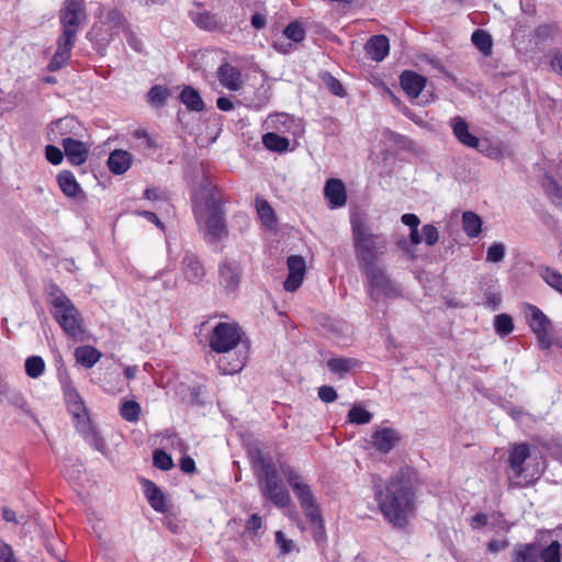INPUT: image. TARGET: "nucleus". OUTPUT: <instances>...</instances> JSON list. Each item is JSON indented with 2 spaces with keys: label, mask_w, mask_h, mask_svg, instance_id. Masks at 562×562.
<instances>
[{
  "label": "nucleus",
  "mask_w": 562,
  "mask_h": 562,
  "mask_svg": "<svg viewBox=\"0 0 562 562\" xmlns=\"http://www.w3.org/2000/svg\"><path fill=\"white\" fill-rule=\"evenodd\" d=\"M418 473L411 465L401 467L385 483L374 482V499L385 520L393 527L404 528L414 510Z\"/></svg>",
  "instance_id": "obj_1"
},
{
  "label": "nucleus",
  "mask_w": 562,
  "mask_h": 562,
  "mask_svg": "<svg viewBox=\"0 0 562 562\" xmlns=\"http://www.w3.org/2000/svg\"><path fill=\"white\" fill-rule=\"evenodd\" d=\"M86 18L83 0H65L59 11L61 34L57 38V48L49 64V71L61 69L70 59L77 34Z\"/></svg>",
  "instance_id": "obj_2"
},
{
  "label": "nucleus",
  "mask_w": 562,
  "mask_h": 562,
  "mask_svg": "<svg viewBox=\"0 0 562 562\" xmlns=\"http://www.w3.org/2000/svg\"><path fill=\"white\" fill-rule=\"evenodd\" d=\"M244 336L241 327L235 322H222L214 326L209 346L212 351L222 355L217 360V368L222 374L238 373L245 366L247 355L239 353L233 360H228L227 355L236 349Z\"/></svg>",
  "instance_id": "obj_3"
},
{
  "label": "nucleus",
  "mask_w": 562,
  "mask_h": 562,
  "mask_svg": "<svg viewBox=\"0 0 562 562\" xmlns=\"http://www.w3.org/2000/svg\"><path fill=\"white\" fill-rule=\"evenodd\" d=\"M193 213L199 232L206 244L215 245L227 238L228 229L225 224L224 212L214 192H209L201 199L195 198Z\"/></svg>",
  "instance_id": "obj_4"
},
{
  "label": "nucleus",
  "mask_w": 562,
  "mask_h": 562,
  "mask_svg": "<svg viewBox=\"0 0 562 562\" xmlns=\"http://www.w3.org/2000/svg\"><path fill=\"white\" fill-rule=\"evenodd\" d=\"M47 305L63 331L76 341H82L86 329L81 313L56 283L47 286Z\"/></svg>",
  "instance_id": "obj_5"
},
{
  "label": "nucleus",
  "mask_w": 562,
  "mask_h": 562,
  "mask_svg": "<svg viewBox=\"0 0 562 562\" xmlns=\"http://www.w3.org/2000/svg\"><path fill=\"white\" fill-rule=\"evenodd\" d=\"M355 257L359 269L379 263L387 248V239L383 234L373 233L366 220L352 216L350 220Z\"/></svg>",
  "instance_id": "obj_6"
},
{
  "label": "nucleus",
  "mask_w": 562,
  "mask_h": 562,
  "mask_svg": "<svg viewBox=\"0 0 562 562\" xmlns=\"http://www.w3.org/2000/svg\"><path fill=\"white\" fill-rule=\"evenodd\" d=\"M280 470L297 498L306 519L313 525L323 526L321 512L310 486L302 481L301 475L293 467L281 464Z\"/></svg>",
  "instance_id": "obj_7"
},
{
  "label": "nucleus",
  "mask_w": 562,
  "mask_h": 562,
  "mask_svg": "<svg viewBox=\"0 0 562 562\" xmlns=\"http://www.w3.org/2000/svg\"><path fill=\"white\" fill-rule=\"evenodd\" d=\"M360 271L367 279V291L374 302H379L382 297L393 300L402 295L400 286L379 263L362 268Z\"/></svg>",
  "instance_id": "obj_8"
},
{
  "label": "nucleus",
  "mask_w": 562,
  "mask_h": 562,
  "mask_svg": "<svg viewBox=\"0 0 562 562\" xmlns=\"http://www.w3.org/2000/svg\"><path fill=\"white\" fill-rule=\"evenodd\" d=\"M244 270L241 263L233 258H224L217 266V282L227 296H235L240 288Z\"/></svg>",
  "instance_id": "obj_9"
},
{
  "label": "nucleus",
  "mask_w": 562,
  "mask_h": 562,
  "mask_svg": "<svg viewBox=\"0 0 562 562\" xmlns=\"http://www.w3.org/2000/svg\"><path fill=\"white\" fill-rule=\"evenodd\" d=\"M525 313L527 323L532 333L537 336L540 348L549 349L552 345L551 321L539 307L532 304H526Z\"/></svg>",
  "instance_id": "obj_10"
},
{
  "label": "nucleus",
  "mask_w": 562,
  "mask_h": 562,
  "mask_svg": "<svg viewBox=\"0 0 562 562\" xmlns=\"http://www.w3.org/2000/svg\"><path fill=\"white\" fill-rule=\"evenodd\" d=\"M260 491L262 495L271 501L274 506L285 508L291 503V496L282 484L278 474L262 477L259 480Z\"/></svg>",
  "instance_id": "obj_11"
},
{
  "label": "nucleus",
  "mask_w": 562,
  "mask_h": 562,
  "mask_svg": "<svg viewBox=\"0 0 562 562\" xmlns=\"http://www.w3.org/2000/svg\"><path fill=\"white\" fill-rule=\"evenodd\" d=\"M180 269L184 279L191 284H200L206 274L201 259L191 250H186L183 252Z\"/></svg>",
  "instance_id": "obj_12"
},
{
  "label": "nucleus",
  "mask_w": 562,
  "mask_h": 562,
  "mask_svg": "<svg viewBox=\"0 0 562 562\" xmlns=\"http://www.w3.org/2000/svg\"><path fill=\"white\" fill-rule=\"evenodd\" d=\"M75 425L78 432L82 436L85 441L92 447L94 450L105 453L106 445L104 439L99 435L95 427L92 425L88 413L81 414L79 417H75Z\"/></svg>",
  "instance_id": "obj_13"
},
{
  "label": "nucleus",
  "mask_w": 562,
  "mask_h": 562,
  "mask_svg": "<svg viewBox=\"0 0 562 562\" xmlns=\"http://www.w3.org/2000/svg\"><path fill=\"white\" fill-rule=\"evenodd\" d=\"M249 457L252 468L256 470L258 480L278 474L273 458L265 452L259 446L255 445L249 449Z\"/></svg>",
  "instance_id": "obj_14"
},
{
  "label": "nucleus",
  "mask_w": 562,
  "mask_h": 562,
  "mask_svg": "<svg viewBox=\"0 0 562 562\" xmlns=\"http://www.w3.org/2000/svg\"><path fill=\"white\" fill-rule=\"evenodd\" d=\"M529 457L530 449L527 443H518L510 449L508 456V465L512 471L510 485H514V480H519L524 476V464Z\"/></svg>",
  "instance_id": "obj_15"
},
{
  "label": "nucleus",
  "mask_w": 562,
  "mask_h": 562,
  "mask_svg": "<svg viewBox=\"0 0 562 562\" xmlns=\"http://www.w3.org/2000/svg\"><path fill=\"white\" fill-rule=\"evenodd\" d=\"M324 196L331 210L344 206L347 202L345 183L337 178L328 179L324 187Z\"/></svg>",
  "instance_id": "obj_16"
},
{
  "label": "nucleus",
  "mask_w": 562,
  "mask_h": 562,
  "mask_svg": "<svg viewBox=\"0 0 562 562\" xmlns=\"http://www.w3.org/2000/svg\"><path fill=\"white\" fill-rule=\"evenodd\" d=\"M61 145L64 153L71 165L80 166L87 161L89 157V147L86 143L71 137H65L61 139Z\"/></svg>",
  "instance_id": "obj_17"
},
{
  "label": "nucleus",
  "mask_w": 562,
  "mask_h": 562,
  "mask_svg": "<svg viewBox=\"0 0 562 562\" xmlns=\"http://www.w3.org/2000/svg\"><path fill=\"white\" fill-rule=\"evenodd\" d=\"M398 441V432L390 427L378 428L371 436L373 448L381 453H389Z\"/></svg>",
  "instance_id": "obj_18"
},
{
  "label": "nucleus",
  "mask_w": 562,
  "mask_h": 562,
  "mask_svg": "<svg viewBox=\"0 0 562 562\" xmlns=\"http://www.w3.org/2000/svg\"><path fill=\"white\" fill-rule=\"evenodd\" d=\"M427 79L413 70H405L400 76L402 89L412 99H416L426 86Z\"/></svg>",
  "instance_id": "obj_19"
},
{
  "label": "nucleus",
  "mask_w": 562,
  "mask_h": 562,
  "mask_svg": "<svg viewBox=\"0 0 562 562\" xmlns=\"http://www.w3.org/2000/svg\"><path fill=\"white\" fill-rule=\"evenodd\" d=\"M97 18L102 24L108 25L112 30L128 31L130 24L127 23L124 14L116 8L100 7L97 12Z\"/></svg>",
  "instance_id": "obj_20"
},
{
  "label": "nucleus",
  "mask_w": 562,
  "mask_h": 562,
  "mask_svg": "<svg viewBox=\"0 0 562 562\" xmlns=\"http://www.w3.org/2000/svg\"><path fill=\"white\" fill-rule=\"evenodd\" d=\"M450 126L452 128L453 135L462 145L469 148H479L480 139L470 133L469 124L463 117H452L450 120Z\"/></svg>",
  "instance_id": "obj_21"
},
{
  "label": "nucleus",
  "mask_w": 562,
  "mask_h": 562,
  "mask_svg": "<svg viewBox=\"0 0 562 562\" xmlns=\"http://www.w3.org/2000/svg\"><path fill=\"white\" fill-rule=\"evenodd\" d=\"M189 15L192 22L201 30L216 32L224 29L222 19L210 11H191Z\"/></svg>",
  "instance_id": "obj_22"
},
{
  "label": "nucleus",
  "mask_w": 562,
  "mask_h": 562,
  "mask_svg": "<svg viewBox=\"0 0 562 562\" xmlns=\"http://www.w3.org/2000/svg\"><path fill=\"white\" fill-rule=\"evenodd\" d=\"M367 55L374 61H382L389 55L390 42L385 35H373L364 46Z\"/></svg>",
  "instance_id": "obj_23"
},
{
  "label": "nucleus",
  "mask_w": 562,
  "mask_h": 562,
  "mask_svg": "<svg viewBox=\"0 0 562 562\" xmlns=\"http://www.w3.org/2000/svg\"><path fill=\"white\" fill-rule=\"evenodd\" d=\"M142 484L145 496L151 508L157 513H166L167 504L162 491L154 482L146 479H143Z\"/></svg>",
  "instance_id": "obj_24"
},
{
  "label": "nucleus",
  "mask_w": 562,
  "mask_h": 562,
  "mask_svg": "<svg viewBox=\"0 0 562 562\" xmlns=\"http://www.w3.org/2000/svg\"><path fill=\"white\" fill-rule=\"evenodd\" d=\"M217 77L220 83L228 90L237 91L240 88L241 74L228 63H224L218 67Z\"/></svg>",
  "instance_id": "obj_25"
},
{
  "label": "nucleus",
  "mask_w": 562,
  "mask_h": 562,
  "mask_svg": "<svg viewBox=\"0 0 562 562\" xmlns=\"http://www.w3.org/2000/svg\"><path fill=\"white\" fill-rule=\"evenodd\" d=\"M63 390L68 412L74 418L88 413L80 394L71 383L64 384Z\"/></svg>",
  "instance_id": "obj_26"
},
{
  "label": "nucleus",
  "mask_w": 562,
  "mask_h": 562,
  "mask_svg": "<svg viewBox=\"0 0 562 562\" xmlns=\"http://www.w3.org/2000/svg\"><path fill=\"white\" fill-rule=\"evenodd\" d=\"M132 154L123 150H113L108 158V167L114 175L125 173L132 166Z\"/></svg>",
  "instance_id": "obj_27"
},
{
  "label": "nucleus",
  "mask_w": 562,
  "mask_h": 562,
  "mask_svg": "<svg viewBox=\"0 0 562 562\" xmlns=\"http://www.w3.org/2000/svg\"><path fill=\"white\" fill-rule=\"evenodd\" d=\"M539 544L537 542L517 543L512 552V562H538Z\"/></svg>",
  "instance_id": "obj_28"
},
{
  "label": "nucleus",
  "mask_w": 562,
  "mask_h": 562,
  "mask_svg": "<svg viewBox=\"0 0 562 562\" xmlns=\"http://www.w3.org/2000/svg\"><path fill=\"white\" fill-rule=\"evenodd\" d=\"M179 100L189 111L202 112L205 108L200 92L192 86H184L179 94Z\"/></svg>",
  "instance_id": "obj_29"
},
{
  "label": "nucleus",
  "mask_w": 562,
  "mask_h": 562,
  "mask_svg": "<svg viewBox=\"0 0 562 562\" xmlns=\"http://www.w3.org/2000/svg\"><path fill=\"white\" fill-rule=\"evenodd\" d=\"M361 362L355 358L338 357L327 361V368L331 373L345 378L351 370L359 368Z\"/></svg>",
  "instance_id": "obj_30"
},
{
  "label": "nucleus",
  "mask_w": 562,
  "mask_h": 562,
  "mask_svg": "<svg viewBox=\"0 0 562 562\" xmlns=\"http://www.w3.org/2000/svg\"><path fill=\"white\" fill-rule=\"evenodd\" d=\"M257 214L266 229L273 231L277 227V216L269 202L262 198L256 199Z\"/></svg>",
  "instance_id": "obj_31"
},
{
  "label": "nucleus",
  "mask_w": 562,
  "mask_h": 562,
  "mask_svg": "<svg viewBox=\"0 0 562 562\" xmlns=\"http://www.w3.org/2000/svg\"><path fill=\"white\" fill-rule=\"evenodd\" d=\"M102 357V353L92 346H80L75 349L76 361L82 367L92 368Z\"/></svg>",
  "instance_id": "obj_32"
},
{
  "label": "nucleus",
  "mask_w": 562,
  "mask_h": 562,
  "mask_svg": "<svg viewBox=\"0 0 562 562\" xmlns=\"http://www.w3.org/2000/svg\"><path fill=\"white\" fill-rule=\"evenodd\" d=\"M57 181L61 192L68 198H77L81 191L74 173L69 170H63L59 172Z\"/></svg>",
  "instance_id": "obj_33"
},
{
  "label": "nucleus",
  "mask_w": 562,
  "mask_h": 562,
  "mask_svg": "<svg viewBox=\"0 0 562 562\" xmlns=\"http://www.w3.org/2000/svg\"><path fill=\"white\" fill-rule=\"evenodd\" d=\"M471 42L483 56L488 57L492 55L493 38L487 31L482 29L475 30L471 35Z\"/></svg>",
  "instance_id": "obj_34"
},
{
  "label": "nucleus",
  "mask_w": 562,
  "mask_h": 562,
  "mask_svg": "<svg viewBox=\"0 0 562 562\" xmlns=\"http://www.w3.org/2000/svg\"><path fill=\"white\" fill-rule=\"evenodd\" d=\"M462 227L468 237L475 238L482 232V220L476 213L465 211L462 214Z\"/></svg>",
  "instance_id": "obj_35"
},
{
  "label": "nucleus",
  "mask_w": 562,
  "mask_h": 562,
  "mask_svg": "<svg viewBox=\"0 0 562 562\" xmlns=\"http://www.w3.org/2000/svg\"><path fill=\"white\" fill-rule=\"evenodd\" d=\"M262 144L270 151L285 153L289 149L290 140L277 133L269 132L262 136Z\"/></svg>",
  "instance_id": "obj_36"
},
{
  "label": "nucleus",
  "mask_w": 562,
  "mask_h": 562,
  "mask_svg": "<svg viewBox=\"0 0 562 562\" xmlns=\"http://www.w3.org/2000/svg\"><path fill=\"white\" fill-rule=\"evenodd\" d=\"M539 276L554 291L562 295V273L549 266L538 268Z\"/></svg>",
  "instance_id": "obj_37"
},
{
  "label": "nucleus",
  "mask_w": 562,
  "mask_h": 562,
  "mask_svg": "<svg viewBox=\"0 0 562 562\" xmlns=\"http://www.w3.org/2000/svg\"><path fill=\"white\" fill-rule=\"evenodd\" d=\"M384 136L389 142H391L400 149L412 153L417 151V144L412 138L405 135L389 130L384 133Z\"/></svg>",
  "instance_id": "obj_38"
},
{
  "label": "nucleus",
  "mask_w": 562,
  "mask_h": 562,
  "mask_svg": "<svg viewBox=\"0 0 562 562\" xmlns=\"http://www.w3.org/2000/svg\"><path fill=\"white\" fill-rule=\"evenodd\" d=\"M169 97V89L160 85L153 86L147 94L148 102L155 108L164 106Z\"/></svg>",
  "instance_id": "obj_39"
},
{
  "label": "nucleus",
  "mask_w": 562,
  "mask_h": 562,
  "mask_svg": "<svg viewBox=\"0 0 562 562\" xmlns=\"http://www.w3.org/2000/svg\"><path fill=\"white\" fill-rule=\"evenodd\" d=\"M142 412L140 405L133 400L124 401L120 407L121 417L130 423H135L139 419Z\"/></svg>",
  "instance_id": "obj_40"
},
{
  "label": "nucleus",
  "mask_w": 562,
  "mask_h": 562,
  "mask_svg": "<svg viewBox=\"0 0 562 562\" xmlns=\"http://www.w3.org/2000/svg\"><path fill=\"white\" fill-rule=\"evenodd\" d=\"M25 373L32 379L40 378L45 371V361L40 356H31L25 360Z\"/></svg>",
  "instance_id": "obj_41"
},
{
  "label": "nucleus",
  "mask_w": 562,
  "mask_h": 562,
  "mask_svg": "<svg viewBox=\"0 0 562 562\" xmlns=\"http://www.w3.org/2000/svg\"><path fill=\"white\" fill-rule=\"evenodd\" d=\"M372 417V414L361 405H355L348 412V420L356 425L369 424Z\"/></svg>",
  "instance_id": "obj_42"
},
{
  "label": "nucleus",
  "mask_w": 562,
  "mask_h": 562,
  "mask_svg": "<svg viewBox=\"0 0 562 562\" xmlns=\"http://www.w3.org/2000/svg\"><path fill=\"white\" fill-rule=\"evenodd\" d=\"M494 328L498 336H508L514 330V323L512 316L508 314H498L494 318Z\"/></svg>",
  "instance_id": "obj_43"
},
{
  "label": "nucleus",
  "mask_w": 562,
  "mask_h": 562,
  "mask_svg": "<svg viewBox=\"0 0 562 562\" xmlns=\"http://www.w3.org/2000/svg\"><path fill=\"white\" fill-rule=\"evenodd\" d=\"M561 544L558 540H553L544 549L539 548V559L543 562H561Z\"/></svg>",
  "instance_id": "obj_44"
},
{
  "label": "nucleus",
  "mask_w": 562,
  "mask_h": 562,
  "mask_svg": "<svg viewBox=\"0 0 562 562\" xmlns=\"http://www.w3.org/2000/svg\"><path fill=\"white\" fill-rule=\"evenodd\" d=\"M283 36L294 43H300L305 38V30L299 21H292L283 30Z\"/></svg>",
  "instance_id": "obj_45"
},
{
  "label": "nucleus",
  "mask_w": 562,
  "mask_h": 562,
  "mask_svg": "<svg viewBox=\"0 0 562 562\" xmlns=\"http://www.w3.org/2000/svg\"><path fill=\"white\" fill-rule=\"evenodd\" d=\"M544 189L551 202L562 209V188L559 183L553 179H548Z\"/></svg>",
  "instance_id": "obj_46"
},
{
  "label": "nucleus",
  "mask_w": 562,
  "mask_h": 562,
  "mask_svg": "<svg viewBox=\"0 0 562 562\" xmlns=\"http://www.w3.org/2000/svg\"><path fill=\"white\" fill-rule=\"evenodd\" d=\"M153 463L157 469L162 471H168L173 468L171 456L160 449L154 451Z\"/></svg>",
  "instance_id": "obj_47"
},
{
  "label": "nucleus",
  "mask_w": 562,
  "mask_h": 562,
  "mask_svg": "<svg viewBox=\"0 0 562 562\" xmlns=\"http://www.w3.org/2000/svg\"><path fill=\"white\" fill-rule=\"evenodd\" d=\"M286 266H288L289 273L302 276V277L305 276L306 265H305V260L302 256L292 255V256L288 257Z\"/></svg>",
  "instance_id": "obj_48"
},
{
  "label": "nucleus",
  "mask_w": 562,
  "mask_h": 562,
  "mask_svg": "<svg viewBox=\"0 0 562 562\" xmlns=\"http://www.w3.org/2000/svg\"><path fill=\"white\" fill-rule=\"evenodd\" d=\"M554 31H555V26L553 24L538 25L535 29L533 35H532L535 43L538 45V44L544 43L546 41L552 38Z\"/></svg>",
  "instance_id": "obj_49"
},
{
  "label": "nucleus",
  "mask_w": 562,
  "mask_h": 562,
  "mask_svg": "<svg viewBox=\"0 0 562 562\" xmlns=\"http://www.w3.org/2000/svg\"><path fill=\"white\" fill-rule=\"evenodd\" d=\"M506 248L503 243L492 244L486 252V261L492 263L501 262L505 258Z\"/></svg>",
  "instance_id": "obj_50"
},
{
  "label": "nucleus",
  "mask_w": 562,
  "mask_h": 562,
  "mask_svg": "<svg viewBox=\"0 0 562 562\" xmlns=\"http://www.w3.org/2000/svg\"><path fill=\"white\" fill-rule=\"evenodd\" d=\"M423 239L427 246H434L439 240V231L432 224H425L422 227Z\"/></svg>",
  "instance_id": "obj_51"
},
{
  "label": "nucleus",
  "mask_w": 562,
  "mask_h": 562,
  "mask_svg": "<svg viewBox=\"0 0 562 562\" xmlns=\"http://www.w3.org/2000/svg\"><path fill=\"white\" fill-rule=\"evenodd\" d=\"M65 153L54 145H47L45 148L46 159L53 165H59L64 159Z\"/></svg>",
  "instance_id": "obj_52"
},
{
  "label": "nucleus",
  "mask_w": 562,
  "mask_h": 562,
  "mask_svg": "<svg viewBox=\"0 0 562 562\" xmlns=\"http://www.w3.org/2000/svg\"><path fill=\"white\" fill-rule=\"evenodd\" d=\"M276 544L279 547L282 554L290 553L294 548V542L285 538L281 530L276 532Z\"/></svg>",
  "instance_id": "obj_53"
},
{
  "label": "nucleus",
  "mask_w": 562,
  "mask_h": 562,
  "mask_svg": "<svg viewBox=\"0 0 562 562\" xmlns=\"http://www.w3.org/2000/svg\"><path fill=\"white\" fill-rule=\"evenodd\" d=\"M304 277L288 273L286 279L283 282V289L286 292H295L302 284Z\"/></svg>",
  "instance_id": "obj_54"
},
{
  "label": "nucleus",
  "mask_w": 562,
  "mask_h": 562,
  "mask_svg": "<svg viewBox=\"0 0 562 562\" xmlns=\"http://www.w3.org/2000/svg\"><path fill=\"white\" fill-rule=\"evenodd\" d=\"M337 392L333 386L322 385L318 387V397L324 403H333L337 400Z\"/></svg>",
  "instance_id": "obj_55"
},
{
  "label": "nucleus",
  "mask_w": 562,
  "mask_h": 562,
  "mask_svg": "<svg viewBox=\"0 0 562 562\" xmlns=\"http://www.w3.org/2000/svg\"><path fill=\"white\" fill-rule=\"evenodd\" d=\"M0 562H18L10 544L0 540Z\"/></svg>",
  "instance_id": "obj_56"
},
{
  "label": "nucleus",
  "mask_w": 562,
  "mask_h": 562,
  "mask_svg": "<svg viewBox=\"0 0 562 562\" xmlns=\"http://www.w3.org/2000/svg\"><path fill=\"white\" fill-rule=\"evenodd\" d=\"M124 34L126 35L128 45L135 52L140 53L144 48L143 41L134 32H132L131 27H128V31H125Z\"/></svg>",
  "instance_id": "obj_57"
},
{
  "label": "nucleus",
  "mask_w": 562,
  "mask_h": 562,
  "mask_svg": "<svg viewBox=\"0 0 562 562\" xmlns=\"http://www.w3.org/2000/svg\"><path fill=\"white\" fill-rule=\"evenodd\" d=\"M74 124H75L74 117L59 119L54 123V127L52 128V132L58 131L59 134L64 135L67 133L68 128L72 127Z\"/></svg>",
  "instance_id": "obj_58"
},
{
  "label": "nucleus",
  "mask_w": 562,
  "mask_h": 562,
  "mask_svg": "<svg viewBox=\"0 0 562 562\" xmlns=\"http://www.w3.org/2000/svg\"><path fill=\"white\" fill-rule=\"evenodd\" d=\"M262 526L261 517L258 514H252L246 521V531L257 535Z\"/></svg>",
  "instance_id": "obj_59"
},
{
  "label": "nucleus",
  "mask_w": 562,
  "mask_h": 562,
  "mask_svg": "<svg viewBox=\"0 0 562 562\" xmlns=\"http://www.w3.org/2000/svg\"><path fill=\"white\" fill-rule=\"evenodd\" d=\"M550 66L555 74L562 76V53L560 50H554L551 54Z\"/></svg>",
  "instance_id": "obj_60"
},
{
  "label": "nucleus",
  "mask_w": 562,
  "mask_h": 562,
  "mask_svg": "<svg viewBox=\"0 0 562 562\" xmlns=\"http://www.w3.org/2000/svg\"><path fill=\"white\" fill-rule=\"evenodd\" d=\"M180 469L187 474L195 472V461L190 456H184L180 459Z\"/></svg>",
  "instance_id": "obj_61"
},
{
  "label": "nucleus",
  "mask_w": 562,
  "mask_h": 562,
  "mask_svg": "<svg viewBox=\"0 0 562 562\" xmlns=\"http://www.w3.org/2000/svg\"><path fill=\"white\" fill-rule=\"evenodd\" d=\"M401 222L411 229L417 228L420 224L419 217L414 213H406L401 216Z\"/></svg>",
  "instance_id": "obj_62"
},
{
  "label": "nucleus",
  "mask_w": 562,
  "mask_h": 562,
  "mask_svg": "<svg viewBox=\"0 0 562 562\" xmlns=\"http://www.w3.org/2000/svg\"><path fill=\"white\" fill-rule=\"evenodd\" d=\"M137 214L144 218H146L147 221L151 222L153 224H155L159 229L164 231L165 228V225L164 223L158 218V216L156 215V213L154 212H150V211H138Z\"/></svg>",
  "instance_id": "obj_63"
},
{
  "label": "nucleus",
  "mask_w": 562,
  "mask_h": 562,
  "mask_svg": "<svg viewBox=\"0 0 562 562\" xmlns=\"http://www.w3.org/2000/svg\"><path fill=\"white\" fill-rule=\"evenodd\" d=\"M507 547H508V541L506 539H503V540L493 539L487 544V549L492 553L501 552L504 549H506Z\"/></svg>",
  "instance_id": "obj_64"
}]
</instances>
